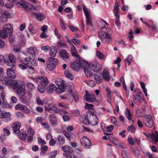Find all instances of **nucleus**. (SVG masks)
I'll return each mask as SVG.
<instances>
[{
  "label": "nucleus",
  "mask_w": 158,
  "mask_h": 158,
  "mask_svg": "<svg viewBox=\"0 0 158 158\" xmlns=\"http://www.w3.org/2000/svg\"><path fill=\"white\" fill-rule=\"evenodd\" d=\"M87 64V62L81 60L80 58H77L73 63L71 64V67L74 70L77 71L79 68L85 67L86 65Z\"/></svg>",
  "instance_id": "nucleus-1"
},
{
  "label": "nucleus",
  "mask_w": 158,
  "mask_h": 158,
  "mask_svg": "<svg viewBox=\"0 0 158 158\" xmlns=\"http://www.w3.org/2000/svg\"><path fill=\"white\" fill-rule=\"evenodd\" d=\"M60 98L62 99H65L69 102H72L73 99L75 102L79 100V97L77 94L66 93L63 96H61Z\"/></svg>",
  "instance_id": "nucleus-2"
},
{
  "label": "nucleus",
  "mask_w": 158,
  "mask_h": 158,
  "mask_svg": "<svg viewBox=\"0 0 158 158\" xmlns=\"http://www.w3.org/2000/svg\"><path fill=\"white\" fill-rule=\"evenodd\" d=\"M58 62L57 60L55 58L49 57L47 61V66L48 70L51 71L56 68Z\"/></svg>",
  "instance_id": "nucleus-3"
},
{
  "label": "nucleus",
  "mask_w": 158,
  "mask_h": 158,
  "mask_svg": "<svg viewBox=\"0 0 158 158\" xmlns=\"http://www.w3.org/2000/svg\"><path fill=\"white\" fill-rule=\"evenodd\" d=\"M87 64L86 66L89 67L90 69L95 72H99L101 70V66L100 64L97 62H95L89 63L87 62Z\"/></svg>",
  "instance_id": "nucleus-4"
},
{
  "label": "nucleus",
  "mask_w": 158,
  "mask_h": 158,
  "mask_svg": "<svg viewBox=\"0 0 158 158\" xmlns=\"http://www.w3.org/2000/svg\"><path fill=\"white\" fill-rule=\"evenodd\" d=\"M44 109L45 110L50 113H56L58 111L57 108L52 103L45 104Z\"/></svg>",
  "instance_id": "nucleus-5"
},
{
  "label": "nucleus",
  "mask_w": 158,
  "mask_h": 158,
  "mask_svg": "<svg viewBox=\"0 0 158 158\" xmlns=\"http://www.w3.org/2000/svg\"><path fill=\"white\" fill-rule=\"evenodd\" d=\"M34 80L35 82H39L42 86L44 87H46L49 83L48 79L45 77H37Z\"/></svg>",
  "instance_id": "nucleus-6"
},
{
  "label": "nucleus",
  "mask_w": 158,
  "mask_h": 158,
  "mask_svg": "<svg viewBox=\"0 0 158 158\" xmlns=\"http://www.w3.org/2000/svg\"><path fill=\"white\" fill-rule=\"evenodd\" d=\"M21 125V123L18 122H15L12 124L11 127L13 129L14 133L17 135H20V129Z\"/></svg>",
  "instance_id": "nucleus-7"
},
{
  "label": "nucleus",
  "mask_w": 158,
  "mask_h": 158,
  "mask_svg": "<svg viewBox=\"0 0 158 158\" xmlns=\"http://www.w3.org/2000/svg\"><path fill=\"white\" fill-rule=\"evenodd\" d=\"M136 95H135V94H134V102L135 104H138L139 103H141L143 100V94L142 92L139 91L138 92Z\"/></svg>",
  "instance_id": "nucleus-8"
},
{
  "label": "nucleus",
  "mask_w": 158,
  "mask_h": 158,
  "mask_svg": "<svg viewBox=\"0 0 158 158\" xmlns=\"http://www.w3.org/2000/svg\"><path fill=\"white\" fill-rule=\"evenodd\" d=\"M81 145L86 148H89L92 143L90 140L87 137L84 136L81 139Z\"/></svg>",
  "instance_id": "nucleus-9"
},
{
  "label": "nucleus",
  "mask_w": 158,
  "mask_h": 158,
  "mask_svg": "<svg viewBox=\"0 0 158 158\" xmlns=\"http://www.w3.org/2000/svg\"><path fill=\"white\" fill-rule=\"evenodd\" d=\"M6 83L10 87L12 88L15 90L20 87L22 85L21 84L17 82V81L15 80H12L11 81H8Z\"/></svg>",
  "instance_id": "nucleus-10"
},
{
  "label": "nucleus",
  "mask_w": 158,
  "mask_h": 158,
  "mask_svg": "<svg viewBox=\"0 0 158 158\" xmlns=\"http://www.w3.org/2000/svg\"><path fill=\"white\" fill-rule=\"evenodd\" d=\"M144 124L149 127H152L153 125V121L151 116L150 115H147L144 122Z\"/></svg>",
  "instance_id": "nucleus-11"
},
{
  "label": "nucleus",
  "mask_w": 158,
  "mask_h": 158,
  "mask_svg": "<svg viewBox=\"0 0 158 158\" xmlns=\"http://www.w3.org/2000/svg\"><path fill=\"white\" fill-rule=\"evenodd\" d=\"M84 98L88 102H92L94 101L97 102L98 101L96 100V98L95 95L93 94H89L88 93H86L84 95Z\"/></svg>",
  "instance_id": "nucleus-12"
},
{
  "label": "nucleus",
  "mask_w": 158,
  "mask_h": 158,
  "mask_svg": "<svg viewBox=\"0 0 158 158\" xmlns=\"http://www.w3.org/2000/svg\"><path fill=\"white\" fill-rule=\"evenodd\" d=\"M9 60L10 61V63L8 61L5 62V63L6 65L14 67L15 66V64H14L16 61V58L12 54H10L8 56Z\"/></svg>",
  "instance_id": "nucleus-13"
},
{
  "label": "nucleus",
  "mask_w": 158,
  "mask_h": 158,
  "mask_svg": "<svg viewBox=\"0 0 158 158\" xmlns=\"http://www.w3.org/2000/svg\"><path fill=\"white\" fill-rule=\"evenodd\" d=\"M48 120L51 125L55 126L57 124V121L56 116L53 114H50L48 116Z\"/></svg>",
  "instance_id": "nucleus-14"
},
{
  "label": "nucleus",
  "mask_w": 158,
  "mask_h": 158,
  "mask_svg": "<svg viewBox=\"0 0 158 158\" xmlns=\"http://www.w3.org/2000/svg\"><path fill=\"white\" fill-rule=\"evenodd\" d=\"M15 91L20 97L24 96L26 94L25 88L24 86H23L22 85H21L20 87L16 89Z\"/></svg>",
  "instance_id": "nucleus-15"
},
{
  "label": "nucleus",
  "mask_w": 158,
  "mask_h": 158,
  "mask_svg": "<svg viewBox=\"0 0 158 158\" xmlns=\"http://www.w3.org/2000/svg\"><path fill=\"white\" fill-rule=\"evenodd\" d=\"M59 47L57 46H52L50 48L49 55L50 57L54 58L56 56Z\"/></svg>",
  "instance_id": "nucleus-16"
},
{
  "label": "nucleus",
  "mask_w": 158,
  "mask_h": 158,
  "mask_svg": "<svg viewBox=\"0 0 158 158\" xmlns=\"http://www.w3.org/2000/svg\"><path fill=\"white\" fill-rule=\"evenodd\" d=\"M60 56L64 60L67 61L69 59V55L67 52L64 50L60 51L59 52Z\"/></svg>",
  "instance_id": "nucleus-17"
},
{
  "label": "nucleus",
  "mask_w": 158,
  "mask_h": 158,
  "mask_svg": "<svg viewBox=\"0 0 158 158\" xmlns=\"http://www.w3.org/2000/svg\"><path fill=\"white\" fill-rule=\"evenodd\" d=\"M83 10L86 18L87 25H90V26H92L91 17L87 8L85 6H84L83 7Z\"/></svg>",
  "instance_id": "nucleus-18"
},
{
  "label": "nucleus",
  "mask_w": 158,
  "mask_h": 158,
  "mask_svg": "<svg viewBox=\"0 0 158 158\" xmlns=\"http://www.w3.org/2000/svg\"><path fill=\"white\" fill-rule=\"evenodd\" d=\"M63 134L70 140L74 139L76 138V135L75 134L72 133H69L66 131L64 130Z\"/></svg>",
  "instance_id": "nucleus-19"
},
{
  "label": "nucleus",
  "mask_w": 158,
  "mask_h": 158,
  "mask_svg": "<svg viewBox=\"0 0 158 158\" xmlns=\"http://www.w3.org/2000/svg\"><path fill=\"white\" fill-rule=\"evenodd\" d=\"M31 15L33 17H35L37 20L39 21H42L45 18L44 15L42 13L33 12L31 14Z\"/></svg>",
  "instance_id": "nucleus-20"
},
{
  "label": "nucleus",
  "mask_w": 158,
  "mask_h": 158,
  "mask_svg": "<svg viewBox=\"0 0 158 158\" xmlns=\"http://www.w3.org/2000/svg\"><path fill=\"white\" fill-rule=\"evenodd\" d=\"M2 118L5 122H8L10 120V117L11 114L9 112H6L4 110L2 111Z\"/></svg>",
  "instance_id": "nucleus-21"
},
{
  "label": "nucleus",
  "mask_w": 158,
  "mask_h": 158,
  "mask_svg": "<svg viewBox=\"0 0 158 158\" xmlns=\"http://www.w3.org/2000/svg\"><path fill=\"white\" fill-rule=\"evenodd\" d=\"M6 74L10 77L15 78L16 75L14 70L12 68H9L7 69Z\"/></svg>",
  "instance_id": "nucleus-22"
},
{
  "label": "nucleus",
  "mask_w": 158,
  "mask_h": 158,
  "mask_svg": "<svg viewBox=\"0 0 158 158\" xmlns=\"http://www.w3.org/2000/svg\"><path fill=\"white\" fill-rule=\"evenodd\" d=\"M90 123L92 126H95L98 124V119L96 116L92 115L90 118Z\"/></svg>",
  "instance_id": "nucleus-23"
},
{
  "label": "nucleus",
  "mask_w": 158,
  "mask_h": 158,
  "mask_svg": "<svg viewBox=\"0 0 158 158\" xmlns=\"http://www.w3.org/2000/svg\"><path fill=\"white\" fill-rule=\"evenodd\" d=\"M107 34L106 33L102 31H101L98 32L99 38L104 43H105V37Z\"/></svg>",
  "instance_id": "nucleus-24"
},
{
  "label": "nucleus",
  "mask_w": 158,
  "mask_h": 158,
  "mask_svg": "<svg viewBox=\"0 0 158 158\" xmlns=\"http://www.w3.org/2000/svg\"><path fill=\"white\" fill-rule=\"evenodd\" d=\"M26 60H28V62H29L32 65L36 66L37 65V61L35 58H30L27 57L26 58Z\"/></svg>",
  "instance_id": "nucleus-25"
},
{
  "label": "nucleus",
  "mask_w": 158,
  "mask_h": 158,
  "mask_svg": "<svg viewBox=\"0 0 158 158\" xmlns=\"http://www.w3.org/2000/svg\"><path fill=\"white\" fill-rule=\"evenodd\" d=\"M80 119L84 124H87L90 123L89 120L88 119V116L86 115H83L81 116L80 118Z\"/></svg>",
  "instance_id": "nucleus-26"
},
{
  "label": "nucleus",
  "mask_w": 158,
  "mask_h": 158,
  "mask_svg": "<svg viewBox=\"0 0 158 158\" xmlns=\"http://www.w3.org/2000/svg\"><path fill=\"white\" fill-rule=\"evenodd\" d=\"M70 48L72 55L75 57L76 58H80L79 55L77 53V50L74 46L72 45L71 46Z\"/></svg>",
  "instance_id": "nucleus-27"
},
{
  "label": "nucleus",
  "mask_w": 158,
  "mask_h": 158,
  "mask_svg": "<svg viewBox=\"0 0 158 158\" xmlns=\"http://www.w3.org/2000/svg\"><path fill=\"white\" fill-rule=\"evenodd\" d=\"M63 150L65 152L69 153H71L73 152V148L69 146H64L62 148Z\"/></svg>",
  "instance_id": "nucleus-28"
},
{
  "label": "nucleus",
  "mask_w": 158,
  "mask_h": 158,
  "mask_svg": "<svg viewBox=\"0 0 158 158\" xmlns=\"http://www.w3.org/2000/svg\"><path fill=\"white\" fill-rule=\"evenodd\" d=\"M3 30L9 33L12 32V28L10 24H7L3 26Z\"/></svg>",
  "instance_id": "nucleus-29"
},
{
  "label": "nucleus",
  "mask_w": 158,
  "mask_h": 158,
  "mask_svg": "<svg viewBox=\"0 0 158 158\" xmlns=\"http://www.w3.org/2000/svg\"><path fill=\"white\" fill-rule=\"evenodd\" d=\"M28 52L32 55H34L37 53L38 51L37 49L34 47H30L27 49Z\"/></svg>",
  "instance_id": "nucleus-30"
},
{
  "label": "nucleus",
  "mask_w": 158,
  "mask_h": 158,
  "mask_svg": "<svg viewBox=\"0 0 158 158\" xmlns=\"http://www.w3.org/2000/svg\"><path fill=\"white\" fill-rule=\"evenodd\" d=\"M56 88V85L53 84L49 85L47 88V91L48 93H52Z\"/></svg>",
  "instance_id": "nucleus-31"
},
{
  "label": "nucleus",
  "mask_w": 158,
  "mask_h": 158,
  "mask_svg": "<svg viewBox=\"0 0 158 158\" xmlns=\"http://www.w3.org/2000/svg\"><path fill=\"white\" fill-rule=\"evenodd\" d=\"M125 115L129 120L130 121L132 119V117L131 114L127 108L126 109V110L125 112Z\"/></svg>",
  "instance_id": "nucleus-32"
},
{
  "label": "nucleus",
  "mask_w": 158,
  "mask_h": 158,
  "mask_svg": "<svg viewBox=\"0 0 158 158\" xmlns=\"http://www.w3.org/2000/svg\"><path fill=\"white\" fill-rule=\"evenodd\" d=\"M87 66H85V67H83L84 72L85 75L88 77H91L93 76V73L88 69H86Z\"/></svg>",
  "instance_id": "nucleus-33"
},
{
  "label": "nucleus",
  "mask_w": 158,
  "mask_h": 158,
  "mask_svg": "<svg viewBox=\"0 0 158 158\" xmlns=\"http://www.w3.org/2000/svg\"><path fill=\"white\" fill-rule=\"evenodd\" d=\"M65 88L64 85H63L60 86H58V88L56 89V92L60 94L64 91Z\"/></svg>",
  "instance_id": "nucleus-34"
},
{
  "label": "nucleus",
  "mask_w": 158,
  "mask_h": 158,
  "mask_svg": "<svg viewBox=\"0 0 158 158\" xmlns=\"http://www.w3.org/2000/svg\"><path fill=\"white\" fill-rule=\"evenodd\" d=\"M15 2L17 5H19V6L22 8H25L26 6L25 2L23 0H17Z\"/></svg>",
  "instance_id": "nucleus-35"
},
{
  "label": "nucleus",
  "mask_w": 158,
  "mask_h": 158,
  "mask_svg": "<svg viewBox=\"0 0 158 158\" xmlns=\"http://www.w3.org/2000/svg\"><path fill=\"white\" fill-rule=\"evenodd\" d=\"M151 138L154 142H158V133L157 131H156L155 133L152 134Z\"/></svg>",
  "instance_id": "nucleus-36"
},
{
  "label": "nucleus",
  "mask_w": 158,
  "mask_h": 158,
  "mask_svg": "<svg viewBox=\"0 0 158 158\" xmlns=\"http://www.w3.org/2000/svg\"><path fill=\"white\" fill-rule=\"evenodd\" d=\"M114 11L115 16H116V15H118V14L119 11V4L117 2H116L115 3Z\"/></svg>",
  "instance_id": "nucleus-37"
},
{
  "label": "nucleus",
  "mask_w": 158,
  "mask_h": 158,
  "mask_svg": "<svg viewBox=\"0 0 158 158\" xmlns=\"http://www.w3.org/2000/svg\"><path fill=\"white\" fill-rule=\"evenodd\" d=\"M108 139L111 143H114L115 145H118V140L117 138L109 137Z\"/></svg>",
  "instance_id": "nucleus-38"
},
{
  "label": "nucleus",
  "mask_w": 158,
  "mask_h": 158,
  "mask_svg": "<svg viewBox=\"0 0 158 158\" xmlns=\"http://www.w3.org/2000/svg\"><path fill=\"white\" fill-rule=\"evenodd\" d=\"M64 74L66 77L70 80H73V77L70 71L68 70H66L65 71Z\"/></svg>",
  "instance_id": "nucleus-39"
},
{
  "label": "nucleus",
  "mask_w": 158,
  "mask_h": 158,
  "mask_svg": "<svg viewBox=\"0 0 158 158\" xmlns=\"http://www.w3.org/2000/svg\"><path fill=\"white\" fill-rule=\"evenodd\" d=\"M102 76L103 78L106 81H108L110 79L108 72L106 70H104L103 71Z\"/></svg>",
  "instance_id": "nucleus-40"
},
{
  "label": "nucleus",
  "mask_w": 158,
  "mask_h": 158,
  "mask_svg": "<svg viewBox=\"0 0 158 158\" xmlns=\"http://www.w3.org/2000/svg\"><path fill=\"white\" fill-rule=\"evenodd\" d=\"M9 33L5 30L3 29L0 31V37L2 38H4L7 37Z\"/></svg>",
  "instance_id": "nucleus-41"
},
{
  "label": "nucleus",
  "mask_w": 158,
  "mask_h": 158,
  "mask_svg": "<svg viewBox=\"0 0 158 158\" xmlns=\"http://www.w3.org/2000/svg\"><path fill=\"white\" fill-rule=\"evenodd\" d=\"M0 19L2 22H6L7 20V15L6 13H3L2 14Z\"/></svg>",
  "instance_id": "nucleus-42"
},
{
  "label": "nucleus",
  "mask_w": 158,
  "mask_h": 158,
  "mask_svg": "<svg viewBox=\"0 0 158 158\" xmlns=\"http://www.w3.org/2000/svg\"><path fill=\"white\" fill-rule=\"evenodd\" d=\"M27 86L28 89L31 91L33 90L35 88L34 84L30 82L27 83Z\"/></svg>",
  "instance_id": "nucleus-43"
},
{
  "label": "nucleus",
  "mask_w": 158,
  "mask_h": 158,
  "mask_svg": "<svg viewBox=\"0 0 158 158\" xmlns=\"http://www.w3.org/2000/svg\"><path fill=\"white\" fill-rule=\"evenodd\" d=\"M41 125L46 129V130L48 131H50L51 130V128L50 125L46 123H42L41 124Z\"/></svg>",
  "instance_id": "nucleus-44"
},
{
  "label": "nucleus",
  "mask_w": 158,
  "mask_h": 158,
  "mask_svg": "<svg viewBox=\"0 0 158 158\" xmlns=\"http://www.w3.org/2000/svg\"><path fill=\"white\" fill-rule=\"evenodd\" d=\"M58 140L60 143L63 144L65 143V139L63 136L61 135H58Z\"/></svg>",
  "instance_id": "nucleus-45"
},
{
  "label": "nucleus",
  "mask_w": 158,
  "mask_h": 158,
  "mask_svg": "<svg viewBox=\"0 0 158 158\" xmlns=\"http://www.w3.org/2000/svg\"><path fill=\"white\" fill-rule=\"evenodd\" d=\"M27 135V134L25 132H23L21 134L20 133V135H17L19 137V139H20L22 140L23 141H24L26 139V137Z\"/></svg>",
  "instance_id": "nucleus-46"
},
{
  "label": "nucleus",
  "mask_w": 158,
  "mask_h": 158,
  "mask_svg": "<svg viewBox=\"0 0 158 158\" xmlns=\"http://www.w3.org/2000/svg\"><path fill=\"white\" fill-rule=\"evenodd\" d=\"M60 25L62 29L63 30H65L66 27L64 22L62 19H60Z\"/></svg>",
  "instance_id": "nucleus-47"
},
{
  "label": "nucleus",
  "mask_w": 158,
  "mask_h": 158,
  "mask_svg": "<svg viewBox=\"0 0 158 158\" xmlns=\"http://www.w3.org/2000/svg\"><path fill=\"white\" fill-rule=\"evenodd\" d=\"M57 153V151L55 150L52 151L49 154L48 157L49 158H55Z\"/></svg>",
  "instance_id": "nucleus-48"
},
{
  "label": "nucleus",
  "mask_w": 158,
  "mask_h": 158,
  "mask_svg": "<svg viewBox=\"0 0 158 158\" xmlns=\"http://www.w3.org/2000/svg\"><path fill=\"white\" fill-rule=\"evenodd\" d=\"M116 19L115 20V24L118 27H119L120 26V23L119 22V15H116Z\"/></svg>",
  "instance_id": "nucleus-49"
},
{
  "label": "nucleus",
  "mask_w": 158,
  "mask_h": 158,
  "mask_svg": "<svg viewBox=\"0 0 158 158\" xmlns=\"http://www.w3.org/2000/svg\"><path fill=\"white\" fill-rule=\"evenodd\" d=\"M28 30L29 31L33 34H35L37 32L36 30L34 29V27L31 24H30Z\"/></svg>",
  "instance_id": "nucleus-50"
},
{
  "label": "nucleus",
  "mask_w": 158,
  "mask_h": 158,
  "mask_svg": "<svg viewBox=\"0 0 158 158\" xmlns=\"http://www.w3.org/2000/svg\"><path fill=\"white\" fill-rule=\"evenodd\" d=\"M24 108H25V106L21 104H18L15 107V108L16 109L21 110H23L24 109Z\"/></svg>",
  "instance_id": "nucleus-51"
},
{
  "label": "nucleus",
  "mask_w": 158,
  "mask_h": 158,
  "mask_svg": "<svg viewBox=\"0 0 158 158\" xmlns=\"http://www.w3.org/2000/svg\"><path fill=\"white\" fill-rule=\"evenodd\" d=\"M122 156L123 158H129L128 152L125 150H123L121 152Z\"/></svg>",
  "instance_id": "nucleus-52"
},
{
  "label": "nucleus",
  "mask_w": 158,
  "mask_h": 158,
  "mask_svg": "<svg viewBox=\"0 0 158 158\" xmlns=\"http://www.w3.org/2000/svg\"><path fill=\"white\" fill-rule=\"evenodd\" d=\"M96 55L98 57L101 59H103L105 58L104 55L99 51H97Z\"/></svg>",
  "instance_id": "nucleus-53"
},
{
  "label": "nucleus",
  "mask_w": 158,
  "mask_h": 158,
  "mask_svg": "<svg viewBox=\"0 0 158 158\" xmlns=\"http://www.w3.org/2000/svg\"><path fill=\"white\" fill-rule=\"evenodd\" d=\"M35 132L34 130L31 127H30L27 130V135L28 136H33Z\"/></svg>",
  "instance_id": "nucleus-54"
},
{
  "label": "nucleus",
  "mask_w": 158,
  "mask_h": 158,
  "mask_svg": "<svg viewBox=\"0 0 158 158\" xmlns=\"http://www.w3.org/2000/svg\"><path fill=\"white\" fill-rule=\"evenodd\" d=\"M128 131L132 133H134L135 131V127L132 125H131L127 128Z\"/></svg>",
  "instance_id": "nucleus-55"
},
{
  "label": "nucleus",
  "mask_w": 158,
  "mask_h": 158,
  "mask_svg": "<svg viewBox=\"0 0 158 158\" xmlns=\"http://www.w3.org/2000/svg\"><path fill=\"white\" fill-rule=\"evenodd\" d=\"M94 79L98 84H100L102 82V79L98 75H94Z\"/></svg>",
  "instance_id": "nucleus-56"
},
{
  "label": "nucleus",
  "mask_w": 158,
  "mask_h": 158,
  "mask_svg": "<svg viewBox=\"0 0 158 158\" xmlns=\"http://www.w3.org/2000/svg\"><path fill=\"white\" fill-rule=\"evenodd\" d=\"M9 127H5L3 129V131L6 135H8L10 134V132L9 130Z\"/></svg>",
  "instance_id": "nucleus-57"
},
{
  "label": "nucleus",
  "mask_w": 158,
  "mask_h": 158,
  "mask_svg": "<svg viewBox=\"0 0 158 158\" xmlns=\"http://www.w3.org/2000/svg\"><path fill=\"white\" fill-rule=\"evenodd\" d=\"M55 82L58 86L64 85V81L59 79L56 81Z\"/></svg>",
  "instance_id": "nucleus-58"
},
{
  "label": "nucleus",
  "mask_w": 158,
  "mask_h": 158,
  "mask_svg": "<svg viewBox=\"0 0 158 158\" xmlns=\"http://www.w3.org/2000/svg\"><path fill=\"white\" fill-rule=\"evenodd\" d=\"M85 82L89 85V86L91 87H94L95 85V82L93 80H90L89 81H85Z\"/></svg>",
  "instance_id": "nucleus-59"
},
{
  "label": "nucleus",
  "mask_w": 158,
  "mask_h": 158,
  "mask_svg": "<svg viewBox=\"0 0 158 158\" xmlns=\"http://www.w3.org/2000/svg\"><path fill=\"white\" fill-rule=\"evenodd\" d=\"M45 87L43 86L39 85L38 87V90L40 93H43L45 91Z\"/></svg>",
  "instance_id": "nucleus-60"
},
{
  "label": "nucleus",
  "mask_w": 158,
  "mask_h": 158,
  "mask_svg": "<svg viewBox=\"0 0 158 158\" xmlns=\"http://www.w3.org/2000/svg\"><path fill=\"white\" fill-rule=\"evenodd\" d=\"M50 47L48 46H43L41 47V49L45 52H48Z\"/></svg>",
  "instance_id": "nucleus-61"
},
{
  "label": "nucleus",
  "mask_w": 158,
  "mask_h": 158,
  "mask_svg": "<svg viewBox=\"0 0 158 158\" xmlns=\"http://www.w3.org/2000/svg\"><path fill=\"white\" fill-rule=\"evenodd\" d=\"M37 139L38 143L41 145H43L45 144L46 143L45 141L44 140L40 138H38Z\"/></svg>",
  "instance_id": "nucleus-62"
},
{
  "label": "nucleus",
  "mask_w": 158,
  "mask_h": 158,
  "mask_svg": "<svg viewBox=\"0 0 158 158\" xmlns=\"http://www.w3.org/2000/svg\"><path fill=\"white\" fill-rule=\"evenodd\" d=\"M63 119L64 121H68L70 120V117L69 115L65 114L62 116Z\"/></svg>",
  "instance_id": "nucleus-63"
},
{
  "label": "nucleus",
  "mask_w": 158,
  "mask_h": 158,
  "mask_svg": "<svg viewBox=\"0 0 158 158\" xmlns=\"http://www.w3.org/2000/svg\"><path fill=\"white\" fill-rule=\"evenodd\" d=\"M94 105L93 104H89L87 103H85V107L87 109H92L93 108Z\"/></svg>",
  "instance_id": "nucleus-64"
}]
</instances>
